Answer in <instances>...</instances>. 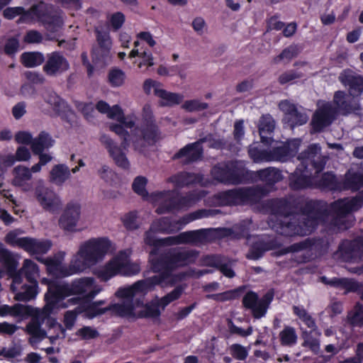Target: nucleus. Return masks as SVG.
I'll return each instance as SVG.
<instances>
[{"label": "nucleus", "mask_w": 363, "mask_h": 363, "mask_svg": "<svg viewBox=\"0 0 363 363\" xmlns=\"http://www.w3.org/2000/svg\"><path fill=\"white\" fill-rule=\"evenodd\" d=\"M196 257V254L194 251L181 248L174 249L159 258H156L155 252H151L150 261L152 269L159 274L139 280L132 285L121 287L116 291V296L123 300V306H116L120 316L159 318L163 311L159 297L156 296L146 304H143L142 300L134 298L145 296L157 285L165 287L182 280L183 275L174 274V270L193 262Z\"/></svg>", "instance_id": "f257e3e1"}, {"label": "nucleus", "mask_w": 363, "mask_h": 363, "mask_svg": "<svg viewBox=\"0 0 363 363\" xmlns=\"http://www.w3.org/2000/svg\"><path fill=\"white\" fill-rule=\"evenodd\" d=\"M101 291V286L92 277L75 279L69 284L63 283L57 286H50L48 293L45 295L46 304L43 308H33L21 303L13 306L2 305L0 306V316L11 315L21 319L31 316L32 320L25 330L30 336V344L34 347L46 336L45 331L40 328V321L48 318L61 301L70 296H78L77 298H69L67 303L60 305L62 308H66L77 304L79 299H92Z\"/></svg>", "instance_id": "f03ea898"}, {"label": "nucleus", "mask_w": 363, "mask_h": 363, "mask_svg": "<svg viewBox=\"0 0 363 363\" xmlns=\"http://www.w3.org/2000/svg\"><path fill=\"white\" fill-rule=\"evenodd\" d=\"M113 250L115 247L108 238L97 237L89 238L80 243L69 266L63 264L65 258V252H58L53 258L37 257V259L46 265L49 274L57 277H63L86 271L102 262Z\"/></svg>", "instance_id": "7ed1b4c3"}, {"label": "nucleus", "mask_w": 363, "mask_h": 363, "mask_svg": "<svg viewBox=\"0 0 363 363\" xmlns=\"http://www.w3.org/2000/svg\"><path fill=\"white\" fill-rule=\"evenodd\" d=\"M98 111L106 113L111 119L120 122L119 124H111L109 128L118 135L123 141L122 145L126 148L132 143L136 150L143 151L147 145L153 144L158 138L156 126L150 123L143 130L135 128L132 130L135 123V116H124L121 108L115 105L112 107L105 101H100L96 105Z\"/></svg>", "instance_id": "20e7f679"}, {"label": "nucleus", "mask_w": 363, "mask_h": 363, "mask_svg": "<svg viewBox=\"0 0 363 363\" xmlns=\"http://www.w3.org/2000/svg\"><path fill=\"white\" fill-rule=\"evenodd\" d=\"M202 212H196L183 217L177 220H171L168 218H162L152 223L150 229L145 233V242L154 247L172 245L182 243L198 245L208 240L210 230H199L186 231L177 236L159 239L157 233H173L183 228L187 223L202 217Z\"/></svg>", "instance_id": "39448f33"}, {"label": "nucleus", "mask_w": 363, "mask_h": 363, "mask_svg": "<svg viewBox=\"0 0 363 363\" xmlns=\"http://www.w3.org/2000/svg\"><path fill=\"white\" fill-rule=\"evenodd\" d=\"M320 151V146L313 144L298 155L301 164L290 177V185L293 189H299L313 185L330 189L336 188V179L331 173H325L320 180H317L315 174L323 170L326 161V157H322Z\"/></svg>", "instance_id": "423d86ee"}, {"label": "nucleus", "mask_w": 363, "mask_h": 363, "mask_svg": "<svg viewBox=\"0 0 363 363\" xmlns=\"http://www.w3.org/2000/svg\"><path fill=\"white\" fill-rule=\"evenodd\" d=\"M275 123L269 115L263 116L259 121V131L262 143L269 144L272 150H259L251 146L249 149V155L255 162L280 161L285 162L294 157L297 152L301 143L300 139H293L286 143L274 141L268 137L274 129Z\"/></svg>", "instance_id": "0eeeda50"}, {"label": "nucleus", "mask_w": 363, "mask_h": 363, "mask_svg": "<svg viewBox=\"0 0 363 363\" xmlns=\"http://www.w3.org/2000/svg\"><path fill=\"white\" fill-rule=\"evenodd\" d=\"M21 15L20 21L33 23L40 21L45 29L50 33L60 30L64 25V13L60 10L54 9L53 6L40 2L29 11H24L23 7H9L4 11V16L8 19H13Z\"/></svg>", "instance_id": "6e6552de"}, {"label": "nucleus", "mask_w": 363, "mask_h": 363, "mask_svg": "<svg viewBox=\"0 0 363 363\" xmlns=\"http://www.w3.org/2000/svg\"><path fill=\"white\" fill-rule=\"evenodd\" d=\"M18 267V259L11 252L0 245V278L6 270L8 274L12 278L11 290L15 294L14 298L19 301H28L37 296L38 284L32 285L23 284V277L19 273H14Z\"/></svg>", "instance_id": "1a4fd4ad"}, {"label": "nucleus", "mask_w": 363, "mask_h": 363, "mask_svg": "<svg viewBox=\"0 0 363 363\" xmlns=\"http://www.w3.org/2000/svg\"><path fill=\"white\" fill-rule=\"evenodd\" d=\"M131 254L130 249L119 251L104 265L95 269L94 274L104 281L117 275L133 276L138 274L140 265L131 262Z\"/></svg>", "instance_id": "9d476101"}, {"label": "nucleus", "mask_w": 363, "mask_h": 363, "mask_svg": "<svg viewBox=\"0 0 363 363\" xmlns=\"http://www.w3.org/2000/svg\"><path fill=\"white\" fill-rule=\"evenodd\" d=\"M346 98L348 96L339 91L335 94L333 103L319 101L311 122L313 130L320 131L329 125L338 113L343 115L350 113L352 108L347 104Z\"/></svg>", "instance_id": "9b49d317"}, {"label": "nucleus", "mask_w": 363, "mask_h": 363, "mask_svg": "<svg viewBox=\"0 0 363 363\" xmlns=\"http://www.w3.org/2000/svg\"><path fill=\"white\" fill-rule=\"evenodd\" d=\"M363 206V191L351 199L338 200L330 206L332 225L338 230H345L350 227L352 216L350 213L357 211Z\"/></svg>", "instance_id": "f8f14e48"}, {"label": "nucleus", "mask_w": 363, "mask_h": 363, "mask_svg": "<svg viewBox=\"0 0 363 363\" xmlns=\"http://www.w3.org/2000/svg\"><path fill=\"white\" fill-rule=\"evenodd\" d=\"M147 179L143 176L135 178L132 184V188L135 193L140 196L144 200L148 201L157 206V213H164L174 208L173 201L174 192L163 191L148 194L146 190Z\"/></svg>", "instance_id": "ddd939ff"}, {"label": "nucleus", "mask_w": 363, "mask_h": 363, "mask_svg": "<svg viewBox=\"0 0 363 363\" xmlns=\"http://www.w3.org/2000/svg\"><path fill=\"white\" fill-rule=\"evenodd\" d=\"M266 193L261 189H238L218 193L214 196L216 205H232L257 202Z\"/></svg>", "instance_id": "4468645a"}, {"label": "nucleus", "mask_w": 363, "mask_h": 363, "mask_svg": "<svg viewBox=\"0 0 363 363\" xmlns=\"http://www.w3.org/2000/svg\"><path fill=\"white\" fill-rule=\"evenodd\" d=\"M301 216L303 220L301 225H296V219L293 216L290 218V223L283 226L281 234L286 236L306 235L310 234L320 223L325 222L322 218L323 215L315 210L307 214H303Z\"/></svg>", "instance_id": "2eb2a0df"}, {"label": "nucleus", "mask_w": 363, "mask_h": 363, "mask_svg": "<svg viewBox=\"0 0 363 363\" xmlns=\"http://www.w3.org/2000/svg\"><path fill=\"white\" fill-rule=\"evenodd\" d=\"M245 173L241 162H233L215 166L211 170L213 177L219 182L237 184L242 182Z\"/></svg>", "instance_id": "dca6fc26"}, {"label": "nucleus", "mask_w": 363, "mask_h": 363, "mask_svg": "<svg viewBox=\"0 0 363 363\" xmlns=\"http://www.w3.org/2000/svg\"><path fill=\"white\" fill-rule=\"evenodd\" d=\"M81 205L77 202L68 203L64 208L59 219L58 225L60 229L67 233H75L81 230Z\"/></svg>", "instance_id": "f3484780"}, {"label": "nucleus", "mask_w": 363, "mask_h": 363, "mask_svg": "<svg viewBox=\"0 0 363 363\" xmlns=\"http://www.w3.org/2000/svg\"><path fill=\"white\" fill-rule=\"evenodd\" d=\"M96 32L98 45L93 48L92 60L96 66L104 67L111 60L112 40L108 31Z\"/></svg>", "instance_id": "a211bd4d"}, {"label": "nucleus", "mask_w": 363, "mask_h": 363, "mask_svg": "<svg viewBox=\"0 0 363 363\" xmlns=\"http://www.w3.org/2000/svg\"><path fill=\"white\" fill-rule=\"evenodd\" d=\"M279 107L284 113V123L291 128L305 124L308 120V116L305 113L299 111L295 104L288 100L280 101Z\"/></svg>", "instance_id": "6ab92c4d"}, {"label": "nucleus", "mask_w": 363, "mask_h": 363, "mask_svg": "<svg viewBox=\"0 0 363 363\" xmlns=\"http://www.w3.org/2000/svg\"><path fill=\"white\" fill-rule=\"evenodd\" d=\"M35 196L40 206L50 212H55L62 206V201L59 196L52 190L45 186L36 187Z\"/></svg>", "instance_id": "aec40b11"}, {"label": "nucleus", "mask_w": 363, "mask_h": 363, "mask_svg": "<svg viewBox=\"0 0 363 363\" xmlns=\"http://www.w3.org/2000/svg\"><path fill=\"white\" fill-rule=\"evenodd\" d=\"M272 300L270 295H266L261 299L254 292H248L243 298L244 306L252 311L253 316L256 318L263 317L267 310L268 305Z\"/></svg>", "instance_id": "412c9836"}, {"label": "nucleus", "mask_w": 363, "mask_h": 363, "mask_svg": "<svg viewBox=\"0 0 363 363\" xmlns=\"http://www.w3.org/2000/svg\"><path fill=\"white\" fill-rule=\"evenodd\" d=\"M105 303L104 301H95L88 303L84 309H82V312L84 313V315L90 319L94 318L99 315L111 312L112 315L120 316L118 313V308L116 306H123V300L118 303L111 304L106 307H101Z\"/></svg>", "instance_id": "4be33fe9"}, {"label": "nucleus", "mask_w": 363, "mask_h": 363, "mask_svg": "<svg viewBox=\"0 0 363 363\" xmlns=\"http://www.w3.org/2000/svg\"><path fill=\"white\" fill-rule=\"evenodd\" d=\"M100 141L106 147L111 157L118 167L123 169L129 168L130 163L125 154L122 152L121 148L108 135H102L100 137Z\"/></svg>", "instance_id": "5701e85b"}, {"label": "nucleus", "mask_w": 363, "mask_h": 363, "mask_svg": "<svg viewBox=\"0 0 363 363\" xmlns=\"http://www.w3.org/2000/svg\"><path fill=\"white\" fill-rule=\"evenodd\" d=\"M339 79L345 86L349 87L351 96H358L363 92V77L357 75L352 71H343Z\"/></svg>", "instance_id": "b1692460"}, {"label": "nucleus", "mask_w": 363, "mask_h": 363, "mask_svg": "<svg viewBox=\"0 0 363 363\" xmlns=\"http://www.w3.org/2000/svg\"><path fill=\"white\" fill-rule=\"evenodd\" d=\"M11 184L14 186L21 188L23 191H28L32 189L30 181L32 179L30 170L24 165H18L12 170Z\"/></svg>", "instance_id": "393cba45"}, {"label": "nucleus", "mask_w": 363, "mask_h": 363, "mask_svg": "<svg viewBox=\"0 0 363 363\" xmlns=\"http://www.w3.org/2000/svg\"><path fill=\"white\" fill-rule=\"evenodd\" d=\"M69 68L67 60L58 52L52 53L43 67L44 71L49 75L60 74Z\"/></svg>", "instance_id": "a878e982"}, {"label": "nucleus", "mask_w": 363, "mask_h": 363, "mask_svg": "<svg viewBox=\"0 0 363 363\" xmlns=\"http://www.w3.org/2000/svg\"><path fill=\"white\" fill-rule=\"evenodd\" d=\"M134 45L135 48L130 52L129 57L133 58L138 57L140 58V60L138 62V67L140 69L152 67L154 65L152 53L147 50L144 48L143 43L139 40L135 41Z\"/></svg>", "instance_id": "bb28decb"}, {"label": "nucleus", "mask_w": 363, "mask_h": 363, "mask_svg": "<svg viewBox=\"0 0 363 363\" xmlns=\"http://www.w3.org/2000/svg\"><path fill=\"white\" fill-rule=\"evenodd\" d=\"M52 242L48 239H36L28 237L23 250L30 255H44L51 248Z\"/></svg>", "instance_id": "cd10ccee"}, {"label": "nucleus", "mask_w": 363, "mask_h": 363, "mask_svg": "<svg viewBox=\"0 0 363 363\" xmlns=\"http://www.w3.org/2000/svg\"><path fill=\"white\" fill-rule=\"evenodd\" d=\"M201 143V142L199 141L187 145L174 155V158H182L184 162H190L197 160L202 155Z\"/></svg>", "instance_id": "c85d7f7f"}, {"label": "nucleus", "mask_w": 363, "mask_h": 363, "mask_svg": "<svg viewBox=\"0 0 363 363\" xmlns=\"http://www.w3.org/2000/svg\"><path fill=\"white\" fill-rule=\"evenodd\" d=\"M248 241L250 244V250L247 255L248 259H259L264 252L271 248V247L259 237H250L248 238Z\"/></svg>", "instance_id": "c756f323"}, {"label": "nucleus", "mask_w": 363, "mask_h": 363, "mask_svg": "<svg viewBox=\"0 0 363 363\" xmlns=\"http://www.w3.org/2000/svg\"><path fill=\"white\" fill-rule=\"evenodd\" d=\"M202 264L206 266L219 268L220 272L227 277L235 276L234 272L224 263L223 258L217 255H207L202 259Z\"/></svg>", "instance_id": "7c9ffc66"}, {"label": "nucleus", "mask_w": 363, "mask_h": 363, "mask_svg": "<svg viewBox=\"0 0 363 363\" xmlns=\"http://www.w3.org/2000/svg\"><path fill=\"white\" fill-rule=\"evenodd\" d=\"M156 96L160 98V104L162 106H173L179 104L184 96L178 93L167 91L163 89L156 90Z\"/></svg>", "instance_id": "2f4dec72"}, {"label": "nucleus", "mask_w": 363, "mask_h": 363, "mask_svg": "<svg viewBox=\"0 0 363 363\" xmlns=\"http://www.w3.org/2000/svg\"><path fill=\"white\" fill-rule=\"evenodd\" d=\"M69 177V169L65 164L55 165L50 172V182L58 186L64 184Z\"/></svg>", "instance_id": "473e14b6"}, {"label": "nucleus", "mask_w": 363, "mask_h": 363, "mask_svg": "<svg viewBox=\"0 0 363 363\" xmlns=\"http://www.w3.org/2000/svg\"><path fill=\"white\" fill-rule=\"evenodd\" d=\"M54 144V140L45 132H41L38 137L33 139L31 150L34 154H40L45 149L50 148Z\"/></svg>", "instance_id": "72a5a7b5"}, {"label": "nucleus", "mask_w": 363, "mask_h": 363, "mask_svg": "<svg viewBox=\"0 0 363 363\" xmlns=\"http://www.w3.org/2000/svg\"><path fill=\"white\" fill-rule=\"evenodd\" d=\"M16 272V270L14 271ZM19 274L21 276V273L24 274L27 280L30 283L37 284L36 280L40 276L39 269L38 265L32 260L26 259L23 261V266L19 272Z\"/></svg>", "instance_id": "f704fd0d"}, {"label": "nucleus", "mask_w": 363, "mask_h": 363, "mask_svg": "<svg viewBox=\"0 0 363 363\" xmlns=\"http://www.w3.org/2000/svg\"><path fill=\"white\" fill-rule=\"evenodd\" d=\"M45 101L52 106L53 110L58 114L65 113L68 106L65 101L60 99L55 92L47 91L44 95Z\"/></svg>", "instance_id": "c9c22d12"}, {"label": "nucleus", "mask_w": 363, "mask_h": 363, "mask_svg": "<svg viewBox=\"0 0 363 363\" xmlns=\"http://www.w3.org/2000/svg\"><path fill=\"white\" fill-rule=\"evenodd\" d=\"M169 181L177 187H183L191 183L200 182L201 179L194 174L182 172L172 177Z\"/></svg>", "instance_id": "e433bc0d"}, {"label": "nucleus", "mask_w": 363, "mask_h": 363, "mask_svg": "<svg viewBox=\"0 0 363 363\" xmlns=\"http://www.w3.org/2000/svg\"><path fill=\"white\" fill-rule=\"evenodd\" d=\"M22 64L26 67L40 65L44 61L43 54L38 52H26L21 56Z\"/></svg>", "instance_id": "4c0bfd02"}, {"label": "nucleus", "mask_w": 363, "mask_h": 363, "mask_svg": "<svg viewBox=\"0 0 363 363\" xmlns=\"http://www.w3.org/2000/svg\"><path fill=\"white\" fill-rule=\"evenodd\" d=\"M257 174L262 181L267 184H274L281 179V172L277 169L273 167L259 170Z\"/></svg>", "instance_id": "58836bf2"}, {"label": "nucleus", "mask_w": 363, "mask_h": 363, "mask_svg": "<svg viewBox=\"0 0 363 363\" xmlns=\"http://www.w3.org/2000/svg\"><path fill=\"white\" fill-rule=\"evenodd\" d=\"M302 67H303V71H295L290 70L285 73H283L279 76V80L281 84H286L290 82H292L296 79H299L303 77L306 72L309 69V66L306 63H301Z\"/></svg>", "instance_id": "ea45409f"}, {"label": "nucleus", "mask_w": 363, "mask_h": 363, "mask_svg": "<svg viewBox=\"0 0 363 363\" xmlns=\"http://www.w3.org/2000/svg\"><path fill=\"white\" fill-rule=\"evenodd\" d=\"M22 232L18 230H15L9 232L6 235V242L13 247H18L23 250L28 237H19V235Z\"/></svg>", "instance_id": "a19ab883"}, {"label": "nucleus", "mask_w": 363, "mask_h": 363, "mask_svg": "<svg viewBox=\"0 0 363 363\" xmlns=\"http://www.w3.org/2000/svg\"><path fill=\"white\" fill-rule=\"evenodd\" d=\"M300 51L301 49L298 45H291L285 48L280 55L274 57V61L275 63H278L282 60H286L288 62L296 57L300 52Z\"/></svg>", "instance_id": "79ce46f5"}, {"label": "nucleus", "mask_w": 363, "mask_h": 363, "mask_svg": "<svg viewBox=\"0 0 363 363\" xmlns=\"http://www.w3.org/2000/svg\"><path fill=\"white\" fill-rule=\"evenodd\" d=\"M108 82L112 86L118 87L122 86L125 79V74L120 69L114 68L108 73Z\"/></svg>", "instance_id": "37998d69"}, {"label": "nucleus", "mask_w": 363, "mask_h": 363, "mask_svg": "<svg viewBox=\"0 0 363 363\" xmlns=\"http://www.w3.org/2000/svg\"><path fill=\"white\" fill-rule=\"evenodd\" d=\"M121 221L125 228L128 230H133L139 227L138 213L136 211H130L124 214L121 218Z\"/></svg>", "instance_id": "c03bdc74"}, {"label": "nucleus", "mask_w": 363, "mask_h": 363, "mask_svg": "<svg viewBox=\"0 0 363 363\" xmlns=\"http://www.w3.org/2000/svg\"><path fill=\"white\" fill-rule=\"evenodd\" d=\"M183 287L177 286L164 296L160 298V303L162 304V310H164L166 306H168L170 303L179 298L183 293Z\"/></svg>", "instance_id": "a18cd8bd"}, {"label": "nucleus", "mask_w": 363, "mask_h": 363, "mask_svg": "<svg viewBox=\"0 0 363 363\" xmlns=\"http://www.w3.org/2000/svg\"><path fill=\"white\" fill-rule=\"evenodd\" d=\"M208 107V104L199 100H188L182 104V108L187 111H199Z\"/></svg>", "instance_id": "49530a36"}, {"label": "nucleus", "mask_w": 363, "mask_h": 363, "mask_svg": "<svg viewBox=\"0 0 363 363\" xmlns=\"http://www.w3.org/2000/svg\"><path fill=\"white\" fill-rule=\"evenodd\" d=\"M125 20L124 14L121 12H116L109 16L108 21L113 30H118L122 27Z\"/></svg>", "instance_id": "de8ad7c7"}, {"label": "nucleus", "mask_w": 363, "mask_h": 363, "mask_svg": "<svg viewBox=\"0 0 363 363\" xmlns=\"http://www.w3.org/2000/svg\"><path fill=\"white\" fill-rule=\"evenodd\" d=\"M14 164L12 154H0V177H3L8 168Z\"/></svg>", "instance_id": "09e8293b"}, {"label": "nucleus", "mask_w": 363, "mask_h": 363, "mask_svg": "<svg viewBox=\"0 0 363 363\" xmlns=\"http://www.w3.org/2000/svg\"><path fill=\"white\" fill-rule=\"evenodd\" d=\"M330 284L335 286H342L347 291H354L357 289L358 284L357 282L354 281L352 279H337L335 278L332 279L330 282Z\"/></svg>", "instance_id": "8fccbe9b"}, {"label": "nucleus", "mask_w": 363, "mask_h": 363, "mask_svg": "<svg viewBox=\"0 0 363 363\" xmlns=\"http://www.w3.org/2000/svg\"><path fill=\"white\" fill-rule=\"evenodd\" d=\"M23 40L27 44H39L43 42V36L38 30H30L25 34Z\"/></svg>", "instance_id": "3c124183"}, {"label": "nucleus", "mask_w": 363, "mask_h": 363, "mask_svg": "<svg viewBox=\"0 0 363 363\" xmlns=\"http://www.w3.org/2000/svg\"><path fill=\"white\" fill-rule=\"evenodd\" d=\"M82 313L81 308H77L73 311H68L64 315V324L67 329H72L74 326L77 314Z\"/></svg>", "instance_id": "603ef678"}, {"label": "nucleus", "mask_w": 363, "mask_h": 363, "mask_svg": "<svg viewBox=\"0 0 363 363\" xmlns=\"http://www.w3.org/2000/svg\"><path fill=\"white\" fill-rule=\"evenodd\" d=\"M22 353V347L20 345H14L7 348H4L0 352V356L7 359H12L20 356Z\"/></svg>", "instance_id": "864d4df0"}, {"label": "nucleus", "mask_w": 363, "mask_h": 363, "mask_svg": "<svg viewBox=\"0 0 363 363\" xmlns=\"http://www.w3.org/2000/svg\"><path fill=\"white\" fill-rule=\"evenodd\" d=\"M14 163L16 162H27L31 158V153L28 148L25 146H20L16 149L15 155H13Z\"/></svg>", "instance_id": "5fc2aeb1"}, {"label": "nucleus", "mask_w": 363, "mask_h": 363, "mask_svg": "<svg viewBox=\"0 0 363 363\" xmlns=\"http://www.w3.org/2000/svg\"><path fill=\"white\" fill-rule=\"evenodd\" d=\"M281 340L284 345H291L296 342V335L292 328H286L280 334Z\"/></svg>", "instance_id": "6e6d98bb"}, {"label": "nucleus", "mask_w": 363, "mask_h": 363, "mask_svg": "<svg viewBox=\"0 0 363 363\" xmlns=\"http://www.w3.org/2000/svg\"><path fill=\"white\" fill-rule=\"evenodd\" d=\"M349 320L352 325L363 324V308L357 305L353 312L348 315Z\"/></svg>", "instance_id": "4d7b16f0"}, {"label": "nucleus", "mask_w": 363, "mask_h": 363, "mask_svg": "<svg viewBox=\"0 0 363 363\" xmlns=\"http://www.w3.org/2000/svg\"><path fill=\"white\" fill-rule=\"evenodd\" d=\"M347 181L349 183V186L352 189H359L363 186V174H355L352 175L349 172L347 176Z\"/></svg>", "instance_id": "13d9d810"}, {"label": "nucleus", "mask_w": 363, "mask_h": 363, "mask_svg": "<svg viewBox=\"0 0 363 363\" xmlns=\"http://www.w3.org/2000/svg\"><path fill=\"white\" fill-rule=\"evenodd\" d=\"M15 141L17 143L23 145H30L33 140L32 134L28 131L20 130L18 131L14 136Z\"/></svg>", "instance_id": "bf43d9fd"}, {"label": "nucleus", "mask_w": 363, "mask_h": 363, "mask_svg": "<svg viewBox=\"0 0 363 363\" xmlns=\"http://www.w3.org/2000/svg\"><path fill=\"white\" fill-rule=\"evenodd\" d=\"M76 335L82 339L89 340L99 335L97 330L91 327L86 326L79 329Z\"/></svg>", "instance_id": "052dcab7"}, {"label": "nucleus", "mask_w": 363, "mask_h": 363, "mask_svg": "<svg viewBox=\"0 0 363 363\" xmlns=\"http://www.w3.org/2000/svg\"><path fill=\"white\" fill-rule=\"evenodd\" d=\"M351 247V254L352 257L354 259H356L357 257H359L360 259L362 257L363 253V239H357L354 241H353L350 244Z\"/></svg>", "instance_id": "680f3d73"}, {"label": "nucleus", "mask_w": 363, "mask_h": 363, "mask_svg": "<svg viewBox=\"0 0 363 363\" xmlns=\"http://www.w3.org/2000/svg\"><path fill=\"white\" fill-rule=\"evenodd\" d=\"M194 30L199 35H203L206 30L207 26L203 18L196 17L191 23Z\"/></svg>", "instance_id": "e2e57ef3"}, {"label": "nucleus", "mask_w": 363, "mask_h": 363, "mask_svg": "<svg viewBox=\"0 0 363 363\" xmlns=\"http://www.w3.org/2000/svg\"><path fill=\"white\" fill-rule=\"evenodd\" d=\"M230 350L231 354L238 359L243 360L247 356V351L240 345H233Z\"/></svg>", "instance_id": "0e129e2a"}, {"label": "nucleus", "mask_w": 363, "mask_h": 363, "mask_svg": "<svg viewBox=\"0 0 363 363\" xmlns=\"http://www.w3.org/2000/svg\"><path fill=\"white\" fill-rule=\"evenodd\" d=\"M76 106L77 109L82 112L84 116L87 118H90L94 112V106L91 103L84 104L82 102H77Z\"/></svg>", "instance_id": "69168bd1"}, {"label": "nucleus", "mask_w": 363, "mask_h": 363, "mask_svg": "<svg viewBox=\"0 0 363 363\" xmlns=\"http://www.w3.org/2000/svg\"><path fill=\"white\" fill-rule=\"evenodd\" d=\"M157 89H162L160 82L151 79H147L145 81L143 89L147 94H150L153 91L154 94L156 95V90Z\"/></svg>", "instance_id": "338daca9"}, {"label": "nucleus", "mask_w": 363, "mask_h": 363, "mask_svg": "<svg viewBox=\"0 0 363 363\" xmlns=\"http://www.w3.org/2000/svg\"><path fill=\"white\" fill-rule=\"evenodd\" d=\"M62 7L71 11H77L82 8V3L79 0H57Z\"/></svg>", "instance_id": "774afa93"}]
</instances>
